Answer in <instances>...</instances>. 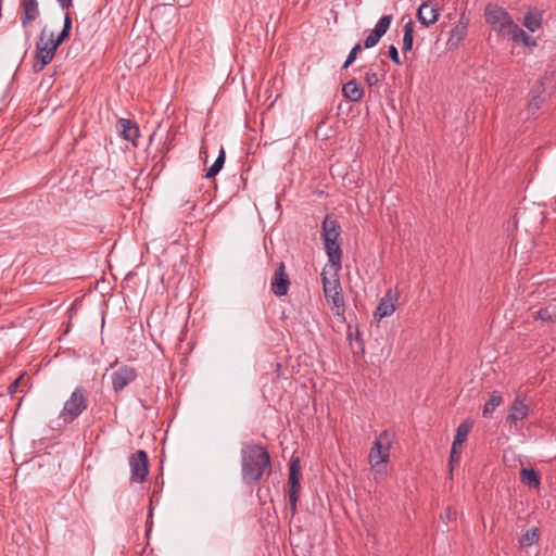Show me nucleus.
Masks as SVG:
<instances>
[{
    "instance_id": "423d86ee",
    "label": "nucleus",
    "mask_w": 556,
    "mask_h": 556,
    "mask_svg": "<svg viewBox=\"0 0 556 556\" xmlns=\"http://www.w3.org/2000/svg\"><path fill=\"white\" fill-rule=\"evenodd\" d=\"M301 465L300 459L298 457L292 458L289 467V480H288V497L290 504L291 517H294L296 514V505L300 497L301 491Z\"/></svg>"
},
{
    "instance_id": "a19ab883",
    "label": "nucleus",
    "mask_w": 556,
    "mask_h": 556,
    "mask_svg": "<svg viewBox=\"0 0 556 556\" xmlns=\"http://www.w3.org/2000/svg\"><path fill=\"white\" fill-rule=\"evenodd\" d=\"M351 345H353V343H352V342H351ZM355 349H358V351H355V353H361V352H359V348H358V345L352 346V350H355Z\"/></svg>"
},
{
    "instance_id": "2eb2a0df",
    "label": "nucleus",
    "mask_w": 556,
    "mask_h": 556,
    "mask_svg": "<svg viewBox=\"0 0 556 556\" xmlns=\"http://www.w3.org/2000/svg\"><path fill=\"white\" fill-rule=\"evenodd\" d=\"M439 10L430 1L422 2L417 10V18L424 26L434 24L439 18Z\"/></svg>"
},
{
    "instance_id": "20e7f679",
    "label": "nucleus",
    "mask_w": 556,
    "mask_h": 556,
    "mask_svg": "<svg viewBox=\"0 0 556 556\" xmlns=\"http://www.w3.org/2000/svg\"><path fill=\"white\" fill-rule=\"evenodd\" d=\"M338 273L339 271L333 269V279H329L326 270L324 269L321 273V282L326 300L331 303V308L334 311V314L343 318L345 303Z\"/></svg>"
},
{
    "instance_id": "393cba45",
    "label": "nucleus",
    "mask_w": 556,
    "mask_h": 556,
    "mask_svg": "<svg viewBox=\"0 0 556 556\" xmlns=\"http://www.w3.org/2000/svg\"><path fill=\"white\" fill-rule=\"evenodd\" d=\"M225 159H226L225 150L222 147L217 159L215 160L213 165L206 170L205 178H207V179L214 178L222 170V168L225 164Z\"/></svg>"
},
{
    "instance_id": "c9c22d12",
    "label": "nucleus",
    "mask_w": 556,
    "mask_h": 556,
    "mask_svg": "<svg viewBox=\"0 0 556 556\" xmlns=\"http://www.w3.org/2000/svg\"><path fill=\"white\" fill-rule=\"evenodd\" d=\"M63 29H67L70 31L72 29V18H71V15L68 13H66L65 16H64Z\"/></svg>"
},
{
    "instance_id": "58836bf2",
    "label": "nucleus",
    "mask_w": 556,
    "mask_h": 556,
    "mask_svg": "<svg viewBox=\"0 0 556 556\" xmlns=\"http://www.w3.org/2000/svg\"><path fill=\"white\" fill-rule=\"evenodd\" d=\"M355 341H356V343L358 344L359 352H361V353H364V346H363V343H362V342H359V332H358V330H356V332H355Z\"/></svg>"
},
{
    "instance_id": "e433bc0d",
    "label": "nucleus",
    "mask_w": 556,
    "mask_h": 556,
    "mask_svg": "<svg viewBox=\"0 0 556 556\" xmlns=\"http://www.w3.org/2000/svg\"><path fill=\"white\" fill-rule=\"evenodd\" d=\"M63 10H67L73 5V0H58Z\"/></svg>"
},
{
    "instance_id": "ea45409f",
    "label": "nucleus",
    "mask_w": 556,
    "mask_h": 556,
    "mask_svg": "<svg viewBox=\"0 0 556 556\" xmlns=\"http://www.w3.org/2000/svg\"><path fill=\"white\" fill-rule=\"evenodd\" d=\"M351 345H353V343H352V342H351ZM355 349H358V351H355V353H361V352H359V348H358V345L352 346V350H355Z\"/></svg>"
},
{
    "instance_id": "a211bd4d",
    "label": "nucleus",
    "mask_w": 556,
    "mask_h": 556,
    "mask_svg": "<svg viewBox=\"0 0 556 556\" xmlns=\"http://www.w3.org/2000/svg\"><path fill=\"white\" fill-rule=\"evenodd\" d=\"M21 7L23 16L21 18L22 25L25 27L29 23L38 18L40 11L37 0H22Z\"/></svg>"
},
{
    "instance_id": "a878e982",
    "label": "nucleus",
    "mask_w": 556,
    "mask_h": 556,
    "mask_svg": "<svg viewBox=\"0 0 556 556\" xmlns=\"http://www.w3.org/2000/svg\"><path fill=\"white\" fill-rule=\"evenodd\" d=\"M542 17L541 14H534L532 12H528L523 17V26L530 30L535 31L541 27Z\"/></svg>"
},
{
    "instance_id": "1a4fd4ad",
    "label": "nucleus",
    "mask_w": 556,
    "mask_h": 556,
    "mask_svg": "<svg viewBox=\"0 0 556 556\" xmlns=\"http://www.w3.org/2000/svg\"><path fill=\"white\" fill-rule=\"evenodd\" d=\"M129 466L131 471V480L138 483L144 482L149 473L148 454L142 450H138L130 455Z\"/></svg>"
},
{
    "instance_id": "4be33fe9",
    "label": "nucleus",
    "mask_w": 556,
    "mask_h": 556,
    "mask_svg": "<svg viewBox=\"0 0 556 556\" xmlns=\"http://www.w3.org/2000/svg\"><path fill=\"white\" fill-rule=\"evenodd\" d=\"M414 27H415V23L410 18L404 25L403 48L402 49H403V54L405 58H406V53L413 49Z\"/></svg>"
},
{
    "instance_id": "f8f14e48",
    "label": "nucleus",
    "mask_w": 556,
    "mask_h": 556,
    "mask_svg": "<svg viewBox=\"0 0 556 556\" xmlns=\"http://www.w3.org/2000/svg\"><path fill=\"white\" fill-rule=\"evenodd\" d=\"M399 300V293L396 290L388 289L384 295L379 301V304L374 313V317L380 320L384 317L391 316L395 312V303Z\"/></svg>"
},
{
    "instance_id": "bb28decb",
    "label": "nucleus",
    "mask_w": 556,
    "mask_h": 556,
    "mask_svg": "<svg viewBox=\"0 0 556 556\" xmlns=\"http://www.w3.org/2000/svg\"><path fill=\"white\" fill-rule=\"evenodd\" d=\"M540 538V531L538 528H531L526 531V533L522 534V536L519 540V544L521 547H528L533 545L539 541Z\"/></svg>"
},
{
    "instance_id": "f3484780",
    "label": "nucleus",
    "mask_w": 556,
    "mask_h": 556,
    "mask_svg": "<svg viewBox=\"0 0 556 556\" xmlns=\"http://www.w3.org/2000/svg\"><path fill=\"white\" fill-rule=\"evenodd\" d=\"M529 407L520 399H515L511 406L509 407L506 421L510 425H515L518 421L525 419L528 416Z\"/></svg>"
},
{
    "instance_id": "4c0bfd02",
    "label": "nucleus",
    "mask_w": 556,
    "mask_h": 556,
    "mask_svg": "<svg viewBox=\"0 0 556 556\" xmlns=\"http://www.w3.org/2000/svg\"><path fill=\"white\" fill-rule=\"evenodd\" d=\"M20 380H21V378L16 379L15 381H13V382L9 386L8 390H9V392H10V393L15 392V390H16V389H17V387H18Z\"/></svg>"
},
{
    "instance_id": "c756f323",
    "label": "nucleus",
    "mask_w": 556,
    "mask_h": 556,
    "mask_svg": "<svg viewBox=\"0 0 556 556\" xmlns=\"http://www.w3.org/2000/svg\"><path fill=\"white\" fill-rule=\"evenodd\" d=\"M70 33L71 31L67 29H62L56 39H53V34H50L49 35L50 41L52 43H54L55 47L59 48L62 45V42L70 37Z\"/></svg>"
},
{
    "instance_id": "473e14b6",
    "label": "nucleus",
    "mask_w": 556,
    "mask_h": 556,
    "mask_svg": "<svg viewBox=\"0 0 556 556\" xmlns=\"http://www.w3.org/2000/svg\"><path fill=\"white\" fill-rule=\"evenodd\" d=\"M388 54L390 56V59L396 64V65H402V61L400 59V55H399V51H397V48L393 45H391L389 47V51H388Z\"/></svg>"
},
{
    "instance_id": "f704fd0d",
    "label": "nucleus",
    "mask_w": 556,
    "mask_h": 556,
    "mask_svg": "<svg viewBox=\"0 0 556 556\" xmlns=\"http://www.w3.org/2000/svg\"><path fill=\"white\" fill-rule=\"evenodd\" d=\"M541 97H533L532 100L529 102V111L538 110L541 105Z\"/></svg>"
},
{
    "instance_id": "6ab92c4d",
    "label": "nucleus",
    "mask_w": 556,
    "mask_h": 556,
    "mask_svg": "<svg viewBox=\"0 0 556 556\" xmlns=\"http://www.w3.org/2000/svg\"><path fill=\"white\" fill-rule=\"evenodd\" d=\"M117 129L119 130L123 138L127 141L135 142L139 137V128L130 119L121 118L117 122Z\"/></svg>"
},
{
    "instance_id": "aec40b11",
    "label": "nucleus",
    "mask_w": 556,
    "mask_h": 556,
    "mask_svg": "<svg viewBox=\"0 0 556 556\" xmlns=\"http://www.w3.org/2000/svg\"><path fill=\"white\" fill-rule=\"evenodd\" d=\"M342 94L345 99L352 102H358L364 97V89L359 86L356 79H351L343 85Z\"/></svg>"
},
{
    "instance_id": "4468645a",
    "label": "nucleus",
    "mask_w": 556,
    "mask_h": 556,
    "mask_svg": "<svg viewBox=\"0 0 556 556\" xmlns=\"http://www.w3.org/2000/svg\"><path fill=\"white\" fill-rule=\"evenodd\" d=\"M392 22V15H383L380 17L375 28L365 38L364 48L369 49L375 47L381 37L388 31Z\"/></svg>"
},
{
    "instance_id": "9d476101",
    "label": "nucleus",
    "mask_w": 556,
    "mask_h": 556,
    "mask_svg": "<svg viewBox=\"0 0 556 556\" xmlns=\"http://www.w3.org/2000/svg\"><path fill=\"white\" fill-rule=\"evenodd\" d=\"M137 370L124 365L111 375L112 387L115 392H121L137 379Z\"/></svg>"
},
{
    "instance_id": "2f4dec72",
    "label": "nucleus",
    "mask_w": 556,
    "mask_h": 556,
    "mask_svg": "<svg viewBox=\"0 0 556 556\" xmlns=\"http://www.w3.org/2000/svg\"><path fill=\"white\" fill-rule=\"evenodd\" d=\"M535 319H540L542 321H552L553 317L548 308H541L535 313Z\"/></svg>"
},
{
    "instance_id": "5701e85b",
    "label": "nucleus",
    "mask_w": 556,
    "mask_h": 556,
    "mask_svg": "<svg viewBox=\"0 0 556 556\" xmlns=\"http://www.w3.org/2000/svg\"><path fill=\"white\" fill-rule=\"evenodd\" d=\"M503 403L502 395L500 392H492L489 401L484 404L482 415L483 417H490L493 412Z\"/></svg>"
},
{
    "instance_id": "cd10ccee",
    "label": "nucleus",
    "mask_w": 556,
    "mask_h": 556,
    "mask_svg": "<svg viewBox=\"0 0 556 556\" xmlns=\"http://www.w3.org/2000/svg\"><path fill=\"white\" fill-rule=\"evenodd\" d=\"M371 465V471L374 473V479L379 481L387 476V467L386 464H376V462H369Z\"/></svg>"
},
{
    "instance_id": "0eeeda50",
    "label": "nucleus",
    "mask_w": 556,
    "mask_h": 556,
    "mask_svg": "<svg viewBox=\"0 0 556 556\" xmlns=\"http://www.w3.org/2000/svg\"><path fill=\"white\" fill-rule=\"evenodd\" d=\"M394 439V432L383 430L375 440L369 451V462L376 464H387L390 457V448Z\"/></svg>"
},
{
    "instance_id": "79ce46f5",
    "label": "nucleus",
    "mask_w": 556,
    "mask_h": 556,
    "mask_svg": "<svg viewBox=\"0 0 556 556\" xmlns=\"http://www.w3.org/2000/svg\"><path fill=\"white\" fill-rule=\"evenodd\" d=\"M349 339L352 341V332H349Z\"/></svg>"
},
{
    "instance_id": "39448f33",
    "label": "nucleus",
    "mask_w": 556,
    "mask_h": 556,
    "mask_svg": "<svg viewBox=\"0 0 556 556\" xmlns=\"http://www.w3.org/2000/svg\"><path fill=\"white\" fill-rule=\"evenodd\" d=\"M484 17L491 28L502 36H509L517 25L508 12L497 4L489 3L484 9Z\"/></svg>"
},
{
    "instance_id": "dca6fc26",
    "label": "nucleus",
    "mask_w": 556,
    "mask_h": 556,
    "mask_svg": "<svg viewBox=\"0 0 556 556\" xmlns=\"http://www.w3.org/2000/svg\"><path fill=\"white\" fill-rule=\"evenodd\" d=\"M468 23L469 20L465 16V14H462L458 23L451 30V35L447 40V45L450 47L456 48L464 40L467 35Z\"/></svg>"
},
{
    "instance_id": "ddd939ff",
    "label": "nucleus",
    "mask_w": 556,
    "mask_h": 556,
    "mask_svg": "<svg viewBox=\"0 0 556 556\" xmlns=\"http://www.w3.org/2000/svg\"><path fill=\"white\" fill-rule=\"evenodd\" d=\"M290 279L286 273L285 263L280 262L270 283L271 292L277 296H283L288 293Z\"/></svg>"
},
{
    "instance_id": "9b49d317",
    "label": "nucleus",
    "mask_w": 556,
    "mask_h": 556,
    "mask_svg": "<svg viewBox=\"0 0 556 556\" xmlns=\"http://www.w3.org/2000/svg\"><path fill=\"white\" fill-rule=\"evenodd\" d=\"M470 429H471V424H469L468 421H464L458 426V428L456 430V434L454 437V441L452 443V448H451V453H450V466H451L450 471L451 472L453 471V464L458 462L460 458L462 445L466 441V439L470 432Z\"/></svg>"
},
{
    "instance_id": "6e6552de",
    "label": "nucleus",
    "mask_w": 556,
    "mask_h": 556,
    "mask_svg": "<svg viewBox=\"0 0 556 556\" xmlns=\"http://www.w3.org/2000/svg\"><path fill=\"white\" fill-rule=\"evenodd\" d=\"M58 47L50 41L48 37L46 39V31L42 30L36 42L35 62L33 68L36 73L41 72L53 59Z\"/></svg>"
},
{
    "instance_id": "72a5a7b5",
    "label": "nucleus",
    "mask_w": 556,
    "mask_h": 556,
    "mask_svg": "<svg viewBox=\"0 0 556 556\" xmlns=\"http://www.w3.org/2000/svg\"><path fill=\"white\" fill-rule=\"evenodd\" d=\"M455 516H456V511L453 510L451 507H447L444 511V515H442L441 518L444 521H451L455 518Z\"/></svg>"
},
{
    "instance_id": "412c9836",
    "label": "nucleus",
    "mask_w": 556,
    "mask_h": 556,
    "mask_svg": "<svg viewBox=\"0 0 556 556\" xmlns=\"http://www.w3.org/2000/svg\"><path fill=\"white\" fill-rule=\"evenodd\" d=\"M520 480L530 488L539 489L541 485V477L532 468H521Z\"/></svg>"
},
{
    "instance_id": "b1692460",
    "label": "nucleus",
    "mask_w": 556,
    "mask_h": 556,
    "mask_svg": "<svg viewBox=\"0 0 556 556\" xmlns=\"http://www.w3.org/2000/svg\"><path fill=\"white\" fill-rule=\"evenodd\" d=\"M509 37L515 41H521L525 46H535V40L522 30L518 25L514 26V29L509 34Z\"/></svg>"
},
{
    "instance_id": "f03ea898",
    "label": "nucleus",
    "mask_w": 556,
    "mask_h": 556,
    "mask_svg": "<svg viewBox=\"0 0 556 556\" xmlns=\"http://www.w3.org/2000/svg\"><path fill=\"white\" fill-rule=\"evenodd\" d=\"M340 233L341 227L339 223L331 216L327 215L321 224V239L324 241L330 267L336 271H340L342 262V251L338 243Z\"/></svg>"
},
{
    "instance_id": "c85d7f7f",
    "label": "nucleus",
    "mask_w": 556,
    "mask_h": 556,
    "mask_svg": "<svg viewBox=\"0 0 556 556\" xmlns=\"http://www.w3.org/2000/svg\"><path fill=\"white\" fill-rule=\"evenodd\" d=\"M362 51V46L361 43H356L352 50L350 51L342 68L343 70H346L357 58V54Z\"/></svg>"
},
{
    "instance_id": "7c9ffc66",
    "label": "nucleus",
    "mask_w": 556,
    "mask_h": 556,
    "mask_svg": "<svg viewBox=\"0 0 556 556\" xmlns=\"http://www.w3.org/2000/svg\"><path fill=\"white\" fill-rule=\"evenodd\" d=\"M365 81L369 87L377 86L380 81V78L377 73L375 72H367L365 73Z\"/></svg>"
},
{
    "instance_id": "7ed1b4c3",
    "label": "nucleus",
    "mask_w": 556,
    "mask_h": 556,
    "mask_svg": "<svg viewBox=\"0 0 556 556\" xmlns=\"http://www.w3.org/2000/svg\"><path fill=\"white\" fill-rule=\"evenodd\" d=\"M88 403L87 390L81 386L76 387L65 401L59 418L66 425L72 424L88 408Z\"/></svg>"
},
{
    "instance_id": "f257e3e1",
    "label": "nucleus",
    "mask_w": 556,
    "mask_h": 556,
    "mask_svg": "<svg viewBox=\"0 0 556 556\" xmlns=\"http://www.w3.org/2000/svg\"><path fill=\"white\" fill-rule=\"evenodd\" d=\"M271 473V460L268 451L254 443L241 448V477L247 484L258 483L265 475Z\"/></svg>"
}]
</instances>
